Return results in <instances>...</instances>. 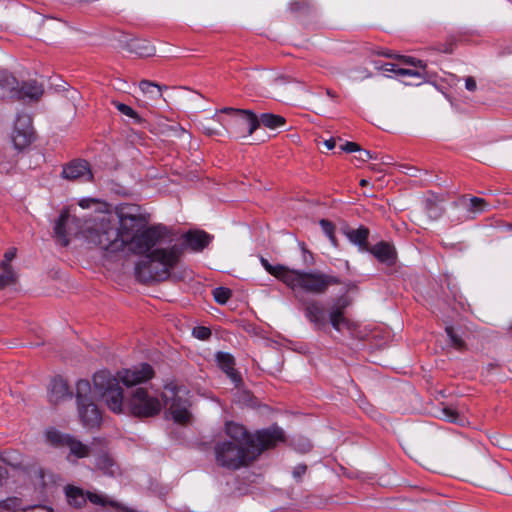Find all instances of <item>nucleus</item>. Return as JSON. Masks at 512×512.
Masks as SVG:
<instances>
[{
    "mask_svg": "<svg viewBox=\"0 0 512 512\" xmlns=\"http://www.w3.org/2000/svg\"><path fill=\"white\" fill-rule=\"evenodd\" d=\"M253 440V450H257V456L262 451L274 447L277 443L284 441V432L277 426L258 431Z\"/></svg>",
    "mask_w": 512,
    "mask_h": 512,
    "instance_id": "nucleus-15",
    "label": "nucleus"
},
{
    "mask_svg": "<svg viewBox=\"0 0 512 512\" xmlns=\"http://www.w3.org/2000/svg\"><path fill=\"white\" fill-rule=\"evenodd\" d=\"M404 65L416 67V62L413 57L399 56L397 63H385L379 67L387 76H394L404 84H411L406 81V78L416 77V70L413 68H405Z\"/></svg>",
    "mask_w": 512,
    "mask_h": 512,
    "instance_id": "nucleus-12",
    "label": "nucleus"
},
{
    "mask_svg": "<svg viewBox=\"0 0 512 512\" xmlns=\"http://www.w3.org/2000/svg\"><path fill=\"white\" fill-rule=\"evenodd\" d=\"M164 226H151L137 231L127 239L129 250L136 255H145L135 266V276L142 283L163 281L169 278L181 255V248H155L166 236Z\"/></svg>",
    "mask_w": 512,
    "mask_h": 512,
    "instance_id": "nucleus-2",
    "label": "nucleus"
},
{
    "mask_svg": "<svg viewBox=\"0 0 512 512\" xmlns=\"http://www.w3.org/2000/svg\"><path fill=\"white\" fill-rule=\"evenodd\" d=\"M417 64H418V78H423L424 81H428L430 79V77L426 76L427 75L426 64L422 60H419V59L417 61Z\"/></svg>",
    "mask_w": 512,
    "mask_h": 512,
    "instance_id": "nucleus-48",
    "label": "nucleus"
},
{
    "mask_svg": "<svg viewBox=\"0 0 512 512\" xmlns=\"http://www.w3.org/2000/svg\"><path fill=\"white\" fill-rule=\"evenodd\" d=\"M0 289L5 288L8 285H11L15 281V274L12 268H0Z\"/></svg>",
    "mask_w": 512,
    "mask_h": 512,
    "instance_id": "nucleus-40",
    "label": "nucleus"
},
{
    "mask_svg": "<svg viewBox=\"0 0 512 512\" xmlns=\"http://www.w3.org/2000/svg\"><path fill=\"white\" fill-rule=\"evenodd\" d=\"M265 270L282 281L295 297L299 293H311V295L325 294L330 286L341 284L339 277L323 273L320 270L290 269L284 265H272L263 257L260 259Z\"/></svg>",
    "mask_w": 512,
    "mask_h": 512,
    "instance_id": "nucleus-3",
    "label": "nucleus"
},
{
    "mask_svg": "<svg viewBox=\"0 0 512 512\" xmlns=\"http://www.w3.org/2000/svg\"><path fill=\"white\" fill-rule=\"evenodd\" d=\"M61 176L68 181L91 182L93 180L90 164L83 159H74L65 164Z\"/></svg>",
    "mask_w": 512,
    "mask_h": 512,
    "instance_id": "nucleus-13",
    "label": "nucleus"
},
{
    "mask_svg": "<svg viewBox=\"0 0 512 512\" xmlns=\"http://www.w3.org/2000/svg\"><path fill=\"white\" fill-rule=\"evenodd\" d=\"M93 384L94 389L102 396L112 412L117 414L124 412L123 391L117 378L110 372L101 370L93 375Z\"/></svg>",
    "mask_w": 512,
    "mask_h": 512,
    "instance_id": "nucleus-7",
    "label": "nucleus"
},
{
    "mask_svg": "<svg viewBox=\"0 0 512 512\" xmlns=\"http://www.w3.org/2000/svg\"><path fill=\"white\" fill-rule=\"evenodd\" d=\"M454 39H450L445 44L442 45V48L439 50L443 53L451 54L453 52Z\"/></svg>",
    "mask_w": 512,
    "mask_h": 512,
    "instance_id": "nucleus-51",
    "label": "nucleus"
},
{
    "mask_svg": "<svg viewBox=\"0 0 512 512\" xmlns=\"http://www.w3.org/2000/svg\"><path fill=\"white\" fill-rule=\"evenodd\" d=\"M319 224H320V227H321L322 231L324 232V234L330 240L331 244L334 247H337V239L335 237V226H334V224L331 221L326 220V219H321L319 221Z\"/></svg>",
    "mask_w": 512,
    "mask_h": 512,
    "instance_id": "nucleus-38",
    "label": "nucleus"
},
{
    "mask_svg": "<svg viewBox=\"0 0 512 512\" xmlns=\"http://www.w3.org/2000/svg\"><path fill=\"white\" fill-rule=\"evenodd\" d=\"M324 146L328 149V150H332L336 143H335V139L334 138H330V139H327L323 142Z\"/></svg>",
    "mask_w": 512,
    "mask_h": 512,
    "instance_id": "nucleus-53",
    "label": "nucleus"
},
{
    "mask_svg": "<svg viewBox=\"0 0 512 512\" xmlns=\"http://www.w3.org/2000/svg\"><path fill=\"white\" fill-rule=\"evenodd\" d=\"M367 184H368V181H367L366 179H362V180L360 181V185H361V186H365V185H367Z\"/></svg>",
    "mask_w": 512,
    "mask_h": 512,
    "instance_id": "nucleus-59",
    "label": "nucleus"
},
{
    "mask_svg": "<svg viewBox=\"0 0 512 512\" xmlns=\"http://www.w3.org/2000/svg\"><path fill=\"white\" fill-rule=\"evenodd\" d=\"M214 450L217 464L229 470L248 466L257 458V450H253V445H242L232 441L219 442Z\"/></svg>",
    "mask_w": 512,
    "mask_h": 512,
    "instance_id": "nucleus-6",
    "label": "nucleus"
},
{
    "mask_svg": "<svg viewBox=\"0 0 512 512\" xmlns=\"http://www.w3.org/2000/svg\"><path fill=\"white\" fill-rule=\"evenodd\" d=\"M214 299L219 304H225L231 297V291L228 288L218 287L213 291Z\"/></svg>",
    "mask_w": 512,
    "mask_h": 512,
    "instance_id": "nucleus-41",
    "label": "nucleus"
},
{
    "mask_svg": "<svg viewBox=\"0 0 512 512\" xmlns=\"http://www.w3.org/2000/svg\"><path fill=\"white\" fill-rule=\"evenodd\" d=\"M225 434L233 443L242 445H253L252 437L245 427L239 423L228 421L225 423Z\"/></svg>",
    "mask_w": 512,
    "mask_h": 512,
    "instance_id": "nucleus-21",
    "label": "nucleus"
},
{
    "mask_svg": "<svg viewBox=\"0 0 512 512\" xmlns=\"http://www.w3.org/2000/svg\"><path fill=\"white\" fill-rule=\"evenodd\" d=\"M304 294L306 293H299L296 298L304 306V315L315 330H324L329 322L336 331L342 332L347 330L352 336L354 335L358 325L344 316L343 310L348 305L347 302L332 307L328 313L327 320V312L323 302L315 299L305 301L303 298Z\"/></svg>",
    "mask_w": 512,
    "mask_h": 512,
    "instance_id": "nucleus-4",
    "label": "nucleus"
},
{
    "mask_svg": "<svg viewBox=\"0 0 512 512\" xmlns=\"http://www.w3.org/2000/svg\"><path fill=\"white\" fill-rule=\"evenodd\" d=\"M367 251L371 253L378 262L386 266H393L396 263V249L389 242L380 241L372 247H369Z\"/></svg>",
    "mask_w": 512,
    "mask_h": 512,
    "instance_id": "nucleus-17",
    "label": "nucleus"
},
{
    "mask_svg": "<svg viewBox=\"0 0 512 512\" xmlns=\"http://www.w3.org/2000/svg\"><path fill=\"white\" fill-rule=\"evenodd\" d=\"M210 120L217 121L216 119H212V117L210 119H205L204 121H201L199 123L201 130L205 134H207L209 136H213V135L222 136V135H224L223 126H221V128L212 127L209 124Z\"/></svg>",
    "mask_w": 512,
    "mask_h": 512,
    "instance_id": "nucleus-39",
    "label": "nucleus"
},
{
    "mask_svg": "<svg viewBox=\"0 0 512 512\" xmlns=\"http://www.w3.org/2000/svg\"><path fill=\"white\" fill-rule=\"evenodd\" d=\"M127 48L131 53H134L140 57H150L155 54L154 45L146 40L134 38L127 42Z\"/></svg>",
    "mask_w": 512,
    "mask_h": 512,
    "instance_id": "nucleus-24",
    "label": "nucleus"
},
{
    "mask_svg": "<svg viewBox=\"0 0 512 512\" xmlns=\"http://www.w3.org/2000/svg\"><path fill=\"white\" fill-rule=\"evenodd\" d=\"M302 251H303V254H304V255H305V254H307V253H309V251H308L304 246H302Z\"/></svg>",
    "mask_w": 512,
    "mask_h": 512,
    "instance_id": "nucleus-60",
    "label": "nucleus"
},
{
    "mask_svg": "<svg viewBox=\"0 0 512 512\" xmlns=\"http://www.w3.org/2000/svg\"><path fill=\"white\" fill-rule=\"evenodd\" d=\"M96 466L103 473L114 476L118 472V467L113 459L107 454H101L96 458Z\"/></svg>",
    "mask_w": 512,
    "mask_h": 512,
    "instance_id": "nucleus-27",
    "label": "nucleus"
},
{
    "mask_svg": "<svg viewBox=\"0 0 512 512\" xmlns=\"http://www.w3.org/2000/svg\"><path fill=\"white\" fill-rule=\"evenodd\" d=\"M7 475H8V472H7L6 468L0 466V486L7 479Z\"/></svg>",
    "mask_w": 512,
    "mask_h": 512,
    "instance_id": "nucleus-54",
    "label": "nucleus"
},
{
    "mask_svg": "<svg viewBox=\"0 0 512 512\" xmlns=\"http://www.w3.org/2000/svg\"><path fill=\"white\" fill-rule=\"evenodd\" d=\"M187 394L188 392L184 387H178L176 384L169 383L164 386L162 399L176 423L183 424L189 421L190 412Z\"/></svg>",
    "mask_w": 512,
    "mask_h": 512,
    "instance_id": "nucleus-10",
    "label": "nucleus"
},
{
    "mask_svg": "<svg viewBox=\"0 0 512 512\" xmlns=\"http://www.w3.org/2000/svg\"><path fill=\"white\" fill-rule=\"evenodd\" d=\"M25 509L22 507L21 499L17 497H10L0 501V512H21L25 511Z\"/></svg>",
    "mask_w": 512,
    "mask_h": 512,
    "instance_id": "nucleus-34",
    "label": "nucleus"
},
{
    "mask_svg": "<svg viewBox=\"0 0 512 512\" xmlns=\"http://www.w3.org/2000/svg\"><path fill=\"white\" fill-rule=\"evenodd\" d=\"M442 289L443 293L446 295L447 301H453L452 309L454 311L460 312L466 309V300L452 278L446 276ZM449 305H451V303H449Z\"/></svg>",
    "mask_w": 512,
    "mask_h": 512,
    "instance_id": "nucleus-18",
    "label": "nucleus"
},
{
    "mask_svg": "<svg viewBox=\"0 0 512 512\" xmlns=\"http://www.w3.org/2000/svg\"><path fill=\"white\" fill-rule=\"evenodd\" d=\"M15 256V248H10L8 251H6L4 254V259L0 262V268H12L10 262L15 258Z\"/></svg>",
    "mask_w": 512,
    "mask_h": 512,
    "instance_id": "nucleus-43",
    "label": "nucleus"
},
{
    "mask_svg": "<svg viewBox=\"0 0 512 512\" xmlns=\"http://www.w3.org/2000/svg\"><path fill=\"white\" fill-rule=\"evenodd\" d=\"M216 361L220 369L226 373V375L231 379L235 386H239L242 382V378L239 372L234 368V357L226 352H218L216 354Z\"/></svg>",
    "mask_w": 512,
    "mask_h": 512,
    "instance_id": "nucleus-20",
    "label": "nucleus"
},
{
    "mask_svg": "<svg viewBox=\"0 0 512 512\" xmlns=\"http://www.w3.org/2000/svg\"><path fill=\"white\" fill-rule=\"evenodd\" d=\"M461 202L469 211L474 213L484 212L488 206L486 200L479 197L464 198Z\"/></svg>",
    "mask_w": 512,
    "mask_h": 512,
    "instance_id": "nucleus-32",
    "label": "nucleus"
},
{
    "mask_svg": "<svg viewBox=\"0 0 512 512\" xmlns=\"http://www.w3.org/2000/svg\"><path fill=\"white\" fill-rule=\"evenodd\" d=\"M87 415H88V416H91V410H90V407H89V408H87Z\"/></svg>",
    "mask_w": 512,
    "mask_h": 512,
    "instance_id": "nucleus-61",
    "label": "nucleus"
},
{
    "mask_svg": "<svg viewBox=\"0 0 512 512\" xmlns=\"http://www.w3.org/2000/svg\"><path fill=\"white\" fill-rule=\"evenodd\" d=\"M117 375L118 379L129 387L150 380L154 375V370L151 365L142 363L129 369H123Z\"/></svg>",
    "mask_w": 512,
    "mask_h": 512,
    "instance_id": "nucleus-14",
    "label": "nucleus"
},
{
    "mask_svg": "<svg viewBox=\"0 0 512 512\" xmlns=\"http://www.w3.org/2000/svg\"><path fill=\"white\" fill-rule=\"evenodd\" d=\"M223 126L224 133L234 138L250 136L259 126V120L250 110L225 107L217 110L212 116Z\"/></svg>",
    "mask_w": 512,
    "mask_h": 512,
    "instance_id": "nucleus-5",
    "label": "nucleus"
},
{
    "mask_svg": "<svg viewBox=\"0 0 512 512\" xmlns=\"http://www.w3.org/2000/svg\"><path fill=\"white\" fill-rule=\"evenodd\" d=\"M306 471L307 466L305 464H298L297 466L294 467L292 471V476L296 481L300 482L303 475H305Z\"/></svg>",
    "mask_w": 512,
    "mask_h": 512,
    "instance_id": "nucleus-44",
    "label": "nucleus"
},
{
    "mask_svg": "<svg viewBox=\"0 0 512 512\" xmlns=\"http://www.w3.org/2000/svg\"><path fill=\"white\" fill-rule=\"evenodd\" d=\"M444 202V194L439 195L432 191H428L424 194L422 200L423 212L429 220L435 221L443 215L445 210Z\"/></svg>",
    "mask_w": 512,
    "mask_h": 512,
    "instance_id": "nucleus-16",
    "label": "nucleus"
},
{
    "mask_svg": "<svg viewBox=\"0 0 512 512\" xmlns=\"http://www.w3.org/2000/svg\"><path fill=\"white\" fill-rule=\"evenodd\" d=\"M326 94L329 97H331V98H335L336 97V93L333 90H330V89H326Z\"/></svg>",
    "mask_w": 512,
    "mask_h": 512,
    "instance_id": "nucleus-57",
    "label": "nucleus"
},
{
    "mask_svg": "<svg viewBox=\"0 0 512 512\" xmlns=\"http://www.w3.org/2000/svg\"><path fill=\"white\" fill-rule=\"evenodd\" d=\"M147 223L141 207L119 204L114 211H96L85 219L62 211L54 224V235L63 246L69 244V235H81L89 243L110 253L123 251L127 239Z\"/></svg>",
    "mask_w": 512,
    "mask_h": 512,
    "instance_id": "nucleus-1",
    "label": "nucleus"
},
{
    "mask_svg": "<svg viewBox=\"0 0 512 512\" xmlns=\"http://www.w3.org/2000/svg\"><path fill=\"white\" fill-rule=\"evenodd\" d=\"M262 123L265 127L270 129H276L285 124V119L282 116L271 114V113H263L260 117L259 123Z\"/></svg>",
    "mask_w": 512,
    "mask_h": 512,
    "instance_id": "nucleus-33",
    "label": "nucleus"
},
{
    "mask_svg": "<svg viewBox=\"0 0 512 512\" xmlns=\"http://www.w3.org/2000/svg\"><path fill=\"white\" fill-rule=\"evenodd\" d=\"M87 500L91 501L94 504H100V505L105 504L104 497L102 495H99L96 493L87 492L86 493V501Z\"/></svg>",
    "mask_w": 512,
    "mask_h": 512,
    "instance_id": "nucleus-46",
    "label": "nucleus"
},
{
    "mask_svg": "<svg viewBox=\"0 0 512 512\" xmlns=\"http://www.w3.org/2000/svg\"><path fill=\"white\" fill-rule=\"evenodd\" d=\"M66 447L70 449V453L76 456L77 458H83L88 455V447L82 444L80 441L74 439L72 436H69Z\"/></svg>",
    "mask_w": 512,
    "mask_h": 512,
    "instance_id": "nucleus-30",
    "label": "nucleus"
},
{
    "mask_svg": "<svg viewBox=\"0 0 512 512\" xmlns=\"http://www.w3.org/2000/svg\"><path fill=\"white\" fill-rule=\"evenodd\" d=\"M90 202H95V200L94 199H82V200H80L79 205L82 208H88Z\"/></svg>",
    "mask_w": 512,
    "mask_h": 512,
    "instance_id": "nucleus-56",
    "label": "nucleus"
},
{
    "mask_svg": "<svg viewBox=\"0 0 512 512\" xmlns=\"http://www.w3.org/2000/svg\"><path fill=\"white\" fill-rule=\"evenodd\" d=\"M443 418L451 423L459 424L463 426L466 422V419L463 415H460L454 408L452 407H443L441 410Z\"/></svg>",
    "mask_w": 512,
    "mask_h": 512,
    "instance_id": "nucleus-35",
    "label": "nucleus"
},
{
    "mask_svg": "<svg viewBox=\"0 0 512 512\" xmlns=\"http://www.w3.org/2000/svg\"><path fill=\"white\" fill-rule=\"evenodd\" d=\"M431 394L434 396V398L436 400H439L440 398H444L445 397L444 390H442V389L435 390L434 393L431 392Z\"/></svg>",
    "mask_w": 512,
    "mask_h": 512,
    "instance_id": "nucleus-55",
    "label": "nucleus"
},
{
    "mask_svg": "<svg viewBox=\"0 0 512 512\" xmlns=\"http://www.w3.org/2000/svg\"><path fill=\"white\" fill-rule=\"evenodd\" d=\"M310 448H311V445H310L309 442H307V443L304 444L302 451L303 452L309 451Z\"/></svg>",
    "mask_w": 512,
    "mask_h": 512,
    "instance_id": "nucleus-58",
    "label": "nucleus"
},
{
    "mask_svg": "<svg viewBox=\"0 0 512 512\" xmlns=\"http://www.w3.org/2000/svg\"><path fill=\"white\" fill-rule=\"evenodd\" d=\"M72 397L67 382L61 377H55L48 387V399L53 404Z\"/></svg>",
    "mask_w": 512,
    "mask_h": 512,
    "instance_id": "nucleus-19",
    "label": "nucleus"
},
{
    "mask_svg": "<svg viewBox=\"0 0 512 512\" xmlns=\"http://www.w3.org/2000/svg\"><path fill=\"white\" fill-rule=\"evenodd\" d=\"M23 508H26L25 511L21 512H54L52 508L45 506V505H36V506H23Z\"/></svg>",
    "mask_w": 512,
    "mask_h": 512,
    "instance_id": "nucleus-45",
    "label": "nucleus"
},
{
    "mask_svg": "<svg viewBox=\"0 0 512 512\" xmlns=\"http://www.w3.org/2000/svg\"><path fill=\"white\" fill-rule=\"evenodd\" d=\"M44 92L42 84L36 80H29L23 82L20 90L17 92L20 98H29L31 100L39 99Z\"/></svg>",
    "mask_w": 512,
    "mask_h": 512,
    "instance_id": "nucleus-25",
    "label": "nucleus"
},
{
    "mask_svg": "<svg viewBox=\"0 0 512 512\" xmlns=\"http://www.w3.org/2000/svg\"><path fill=\"white\" fill-rule=\"evenodd\" d=\"M125 406L133 416L148 418L159 414L162 401L154 391L139 387L126 399Z\"/></svg>",
    "mask_w": 512,
    "mask_h": 512,
    "instance_id": "nucleus-8",
    "label": "nucleus"
},
{
    "mask_svg": "<svg viewBox=\"0 0 512 512\" xmlns=\"http://www.w3.org/2000/svg\"><path fill=\"white\" fill-rule=\"evenodd\" d=\"M465 88L468 91L474 92L477 88L476 80L472 76H468L465 78Z\"/></svg>",
    "mask_w": 512,
    "mask_h": 512,
    "instance_id": "nucleus-50",
    "label": "nucleus"
},
{
    "mask_svg": "<svg viewBox=\"0 0 512 512\" xmlns=\"http://www.w3.org/2000/svg\"><path fill=\"white\" fill-rule=\"evenodd\" d=\"M139 88L149 99L157 100L162 97V87L157 83L142 80L139 83Z\"/></svg>",
    "mask_w": 512,
    "mask_h": 512,
    "instance_id": "nucleus-28",
    "label": "nucleus"
},
{
    "mask_svg": "<svg viewBox=\"0 0 512 512\" xmlns=\"http://www.w3.org/2000/svg\"><path fill=\"white\" fill-rule=\"evenodd\" d=\"M91 385L88 380L81 379L76 383V401L82 424L88 428L99 426L101 414L91 397Z\"/></svg>",
    "mask_w": 512,
    "mask_h": 512,
    "instance_id": "nucleus-9",
    "label": "nucleus"
},
{
    "mask_svg": "<svg viewBox=\"0 0 512 512\" xmlns=\"http://www.w3.org/2000/svg\"><path fill=\"white\" fill-rule=\"evenodd\" d=\"M445 331L453 347H455L458 350H462L465 348L466 345L464 340L457 333L453 326H446Z\"/></svg>",
    "mask_w": 512,
    "mask_h": 512,
    "instance_id": "nucleus-37",
    "label": "nucleus"
},
{
    "mask_svg": "<svg viewBox=\"0 0 512 512\" xmlns=\"http://www.w3.org/2000/svg\"><path fill=\"white\" fill-rule=\"evenodd\" d=\"M113 105L120 113L132 118L136 123L143 122L142 117L132 107L118 101H114Z\"/></svg>",
    "mask_w": 512,
    "mask_h": 512,
    "instance_id": "nucleus-36",
    "label": "nucleus"
},
{
    "mask_svg": "<svg viewBox=\"0 0 512 512\" xmlns=\"http://www.w3.org/2000/svg\"><path fill=\"white\" fill-rule=\"evenodd\" d=\"M17 85L16 78L6 70H0V90L13 93Z\"/></svg>",
    "mask_w": 512,
    "mask_h": 512,
    "instance_id": "nucleus-29",
    "label": "nucleus"
},
{
    "mask_svg": "<svg viewBox=\"0 0 512 512\" xmlns=\"http://www.w3.org/2000/svg\"><path fill=\"white\" fill-rule=\"evenodd\" d=\"M368 50H369V53L372 55L375 54V55L384 56L387 58H391L393 56L389 50L383 49V48H377V49L368 48Z\"/></svg>",
    "mask_w": 512,
    "mask_h": 512,
    "instance_id": "nucleus-49",
    "label": "nucleus"
},
{
    "mask_svg": "<svg viewBox=\"0 0 512 512\" xmlns=\"http://www.w3.org/2000/svg\"><path fill=\"white\" fill-rule=\"evenodd\" d=\"M192 335L199 340H206L211 336V330L204 326L193 328Z\"/></svg>",
    "mask_w": 512,
    "mask_h": 512,
    "instance_id": "nucleus-42",
    "label": "nucleus"
},
{
    "mask_svg": "<svg viewBox=\"0 0 512 512\" xmlns=\"http://www.w3.org/2000/svg\"><path fill=\"white\" fill-rule=\"evenodd\" d=\"M210 236L204 231L188 232L183 236V245L193 251H201L210 243Z\"/></svg>",
    "mask_w": 512,
    "mask_h": 512,
    "instance_id": "nucleus-22",
    "label": "nucleus"
},
{
    "mask_svg": "<svg viewBox=\"0 0 512 512\" xmlns=\"http://www.w3.org/2000/svg\"><path fill=\"white\" fill-rule=\"evenodd\" d=\"M65 494L68 503L73 507L80 508L86 503V493L78 487L68 485Z\"/></svg>",
    "mask_w": 512,
    "mask_h": 512,
    "instance_id": "nucleus-26",
    "label": "nucleus"
},
{
    "mask_svg": "<svg viewBox=\"0 0 512 512\" xmlns=\"http://www.w3.org/2000/svg\"><path fill=\"white\" fill-rule=\"evenodd\" d=\"M357 152H359L358 159L363 162H365L371 158L370 152L368 150H364V149L360 148V150H358Z\"/></svg>",
    "mask_w": 512,
    "mask_h": 512,
    "instance_id": "nucleus-52",
    "label": "nucleus"
},
{
    "mask_svg": "<svg viewBox=\"0 0 512 512\" xmlns=\"http://www.w3.org/2000/svg\"><path fill=\"white\" fill-rule=\"evenodd\" d=\"M33 137L31 117L28 114H18L11 135L14 147L18 150L24 149L33 141Z\"/></svg>",
    "mask_w": 512,
    "mask_h": 512,
    "instance_id": "nucleus-11",
    "label": "nucleus"
},
{
    "mask_svg": "<svg viewBox=\"0 0 512 512\" xmlns=\"http://www.w3.org/2000/svg\"><path fill=\"white\" fill-rule=\"evenodd\" d=\"M344 235L348 238V240L354 245L359 247L360 251L368 250V237H369V229L360 226L357 229L348 228L344 230Z\"/></svg>",
    "mask_w": 512,
    "mask_h": 512,
    "instance_id": "nucleus-23",
    "label": "nucleus"
},
{
    "mask_svg": "<svg viewBox=\"0 0 512 512\" xmlns=\"http://www.w3.org/2000/svg\"><path fill=\"white\" fill-rule=\"evenodd\" d=\"M341 151L352 153L360 150V146L355 142H346L340 146Z\"/></svg>",
    "mask_w": 512,
    "mask_h": 512,
    "instance_id": "nucleus-47",
    "label": "nucleus"
},
{
    "mask_svg": "<svg viewBox=\"0 0 512 512\" xmlns=\"http://www.w3.org/2000/svg\"><path fill=\"white\" fill-rule=\"evenodd\" d=\"M47 441L55 447H64L70 435L62 434L58 430L51 428L46 431Z\"/></svg>",
    "mask_w": 512,
    "mask_h": 512,
    "instance_id": "nucleus-31",
    "label": "nucleus"
}]
</instances>
